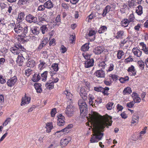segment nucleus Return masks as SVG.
<instances>
[{
	"label": "nucleus",
	"mask_w": 148,
	"mask_h": 148,
	"mask_svg": "<svg viewBox=\"0 0 148 148\" xmlns=\"http://www.w3.org/2000/svg\"><path fill=\"white\" fill-rule=\"evenodd\" d=\"M110 9L111 7L109 5L106 6L103 10V12L102 14V16L103 17L105 16L106 14L110 11Z\"/></svg>",
	"instance_id": "5701e85b"
},
{
	"label": "nucleus",
	"mask_w": 148,
	"mask_h": 148,
	"mask_svg": "<svg viewBox=\"0 0 148 148\" xmlns=\"http://www.w3.org/2000/svg\"><path fill=\"white\" fill-rule=\"evenodd\" d=\"M91 114L94 134L90 141L91 143H97L101 139L103 134L101 132L103 131L106 126L112 125V118L107 114L105 116H101L95 112H92Z\"/></svg>",
	"instance_id": "f257e3e1"
},
{
	"label": "nucleus",
	"mask_w": 148,
	"mask_h": 148,
	"mask_svg": "<svg viewBox=\"0 0 148 148\" xmlns=\"http://www.w3.org/2000/svg\"><path fill=\"white\" fill-rule=\"evenodd\" d=\"M138 119L139 117L138 115L137 114H135L132 116V123H138Z\"/></svg>",
	"instance_id": "4be33fe9"
},
{
	"label": "nucleus",
	"mask_w": 148,
	"mask_h": 148,
	"mask_svg": "<svg viewBox=\"0 0 148 148\" xmlns=\"http://www.w3.org/2000/svg\"><path fill=\"white\" fill-rule=\"evenodd\" d=\"M17 78L16 76H14L11 78L8 79L7 82L8 86L10 87L13 86L16 83L17 81Z\"/></svg>",
	"instance_id": "6e6552de"
},
{
	"label": "nucleus",
	"mask_w": 148,
	"mask_h": 148,
	"mask_svg": "<svg viewBox=\"0 0 148 148\" xmlns=\"http://www.w3.org/2000/svg\"><path fill=\"white\" fill-rule=\"evenodd\" d=\"M106 64H105L104 62H102L99 64V67H102L101 69H104L105 67L106 66Z\"/></svg>",
	"instance_id": "6e6d98bb"
},
{
	"label": "nucleus",
	"mask_w": 148,
	"mask_h": 148,
	"mask_svg": "<svg viewBox=\"0 0 148 148\" xmlns=\"http://www.w3.org/2000/svg\"><path fill=\"white\" fill-rule=\"evenodd\" d=\"M26 20L28 22L30 23H36L37 22V19L36 17H34L31 14L26 16Z\"/></svg>",
	"instance_id": "423d86ee"
},
{
	"label": "nucleus",
	"mask_w": 148,
	"mask_h": 148,
	"mask_svg": "<svg viewBox=\"0 0 148 148\" xmlns=\"http://www.w3.org/2000/svg\"><path fill=\"white\" fill-rule=\"evenodd\" d=\"M73 127V125L72 124L69 125L67 127L64 129H63L60 131H58L56 133H59L60 132H67L68 131V130L69 129Z\"/></svg>",
	"instance_id": "7c9ffc66"
},
{
	"label": "nucleus",
	"mask_w": 148,
	"mask_h": 148,
	"mask_svg": "<svg viewBox=\"0 0 148 148\" xmlns=\"http://www.w3.org/2000/svg\"><path fill=\"white\" fill-rule=\"evenodd\" d=\"M25 16V14L24 12H21L18 15L17 20H18V19L20 20H22L23 19H24Z\"/></svg>",
	"instance_id": "a18cd8bd"
},
{
	"label": "nucleus",
	"mask_w": 148,
	"mask_h": 148,
	"mask_svg": "<svg viewBox=\"0 0 148 148\" xmlns=\"http://www.w3.org/2000/svg\"><path fill=\"white\" fill-rule=\"evenodd\" d=\"M131 88L130 87L125 88L124 90L123 93L124 95L129 94L132 92Z\"/></svg>",
	"instance_id": "c756f323"
},
{
	"label": "nucleus",
	"mask_w": 148,
	"mask_h": 148,
	"mask_svg": "<svg viewBox=\"0 0 148 148\" xmlns=\"http://www.w3.org/2000/svg\"><path fill=\"white\" fill-rule=\"evenodd\" d=\"M58 117V125L60 126H62L64 124V119L65 117L61 114H59L57 116Z\"/></svg>",
	"instance_id": "0eeeda50"
},
{
	"label": "nucleus",
	"mask_w": 148,
	"mask_h": 148,
	"mask_svg": "<svg viewBox=\"0 0 148 148\" xmlns=\"http://www.w3.org/2000/svg\"><path fill=\"white\" fill-rule=\"evenodd\" d=\"M127 71L129 72H131L133 75L134 76L136 74V71L134 69V66L133 65H131L128 68Z\"/></svg>",
	"instance_id": "393cba45"
},
{
	"label": "nucleus",
	"mask_w": 148,
	"mask_h": 148,
	"mask_svg": "<svg viewBox=\"0 0 148 148\" xmlns=\"http://www.w3.org/2000/svg\"><path fill=\"white\" fill-rule=\"evenodd\" d=\"M140 45L142 47V50L143 51L145 54L148 53V47H147L146 45L143 42H141L140 43Z\"/></svg>",
	"instance_id": "aec40b11"
},
{
	"label": "nucleus",
	"mask_w": 148,
	"mask_h": 148,
	"mask_svg": "<svg viewBox=\"0 0 148 148\" xmlns=\"http://www.w3.org/2000/svg\"><path fill=\"white\" fill-rule=\"evenodd\" d=\"M30 98L28 97H27L25 96L24 98H23L22 99V101L21 105L23 106L25 104H28L29 103L30 101Z\"/></svg>",
	"instance_id": "f3484780"
},
{
	"label": "nucleus",
	"mask_w": 148,
	"mask_h": 148,
	"mask_svg": "<svg viewBox=\"0 0 148 148\" xmlns=\"http://www.w3.org/2000/svg\"><path fill=\"white\" fill-rule=\"evenodd\" d=\"M94 60L92 58L90 60H86L84 66L86 68H89L93 65Z\"/></svg>",
	"instance_id": "9b49d317"
},
{
	"label": "nucleus",
	"mask_w": 148,
	"mask_h": 148,
	"mask_svg": "<svg viewBox=\"0 0 148 148\" xmlns=\"http://www.w3.org/2000/svg\"><path fill=\"white\" fill-rule=\"evenodd\" d=\"M82 55L83 57L85 58V59H86V60H90V59H91L90 58V56L91 55L89 54H84L83 53Z\"/></svg>",
	"instance_id": "052dcab7"
},
{
	"label": "nucleus",
	"mask_w": 148,
	"mask_h": 148,
	"mask_svg": "<svg viewBox=\"0 0 148 148\" xmlns=\"http://www.w3.org/2000/svg\"><path fill=\"white\" fill-rule=\"evenodd\" d=\"M114 104V103L112 102H109L106 105V108L108 110H111L112 109Z\"/></svg>",
	"instance_id": "49530a36"
},
{
	"label": "nucleus",
	"mask_w": 148,
	"mask_h": 148,
	"mask_svg": "<svg viewBox=\"0 0 148 148\" xmlns=\"http://www.w3.org/2000/svg\"><path fill=\"white\" fill-rule=\"evenodd\" d=\"M25 59V58L23 56H18L16 62L17 63H18L19 66L22 65Z\"/></svg>",
	"instance_id": "412c9836"
},
{
	"label": "nucleus",
	"mask_w": 148,
	"mask_h": 148,
	"mask_svg": "<svg viewBox=\"0 0 148 148\" xmlns=\"http://www.w3.org/2000/svg\"><path fill=\"white\" fill-rule=\"evenodd\" d=\"M26 60H28L26 64L27 66L28 67H34L35 62L31 59H29V56L27 55L26 56Z\"/></svg>",
	"instance_id": "1a4fd4ad"
},
{
	"label": "nucleus",
	"mask_w": 148,
	"mask_h": 148,
	"mask_svg": "<svg viewBox=\"0 0 148 148\" xmlns=\"http://www.w3.org/2000/svg\"><path fill=\"white\" fill-rule=\"evenodd\" d=\"M51 67L53 69L54 71H57L58 70V64L57 63H55L53 64Z\"/></svg>",
	"instance_id": "c03bdc74"
},
{
	"label": "nucleus",
	"mask_w": 148,
	"mask_h": 148,
	"mask_svg": "<svg viewBox=\"0 0 148 148\" xmlns=\"http://www.w3.org/2000/svg\"><path fill=\"white\" fill-rule=\"evenodd\" d=\"M78 104L79 106L80 113L86 114L88 112V108L86 103L82 99L79 100Z\"/></svg>",
	"instance_id": "20e7f679"
},
{
	"label": "nucleus",
	"mask_w": 148,
	"mask_h": 148,
	"mask_svg": "<svg viewBox=\"0 0 148 148\" xmlns=\"http://www.w3.org/2000/svg\"><path fill=\"white\" fill-rule=\"evenodd\" d=\"M136 12L139 15H140L143 13V7L140 5H138L136 8Z\"/></svg>",
	"instance_id": "bb28decb"
},
{
	"label": "nucleus",
	"mask_w": 148,
	"mask_h": 148,
	"mask_svg": "<svg viewBox=\"0 0 148 148\" xmlns=\"http://www.w3.org/2000/svg\"><path fill=\"white\" fill-rule=\"evenodd\" d=\"M135 0H131L129 1H128L129 6L130 8L133 7L135 5Z\"/></svg>",
	"instance_id": "37998d69"
},
{
	"label": "nucleus",
	"mask_w": 148,
	"mask_h": 148,
	"mask_svg": "<svg viewBox=\"0 0 148 148\" xmlns=\"http://www.w3.org/2000/svg\"><path fill=\"white\" fill-rule=\"evenodd\" d=\"M109 77H111L114 81H116L118 79V76L117 75L115 74H110L109 75Z\"/></svg>",
	"instance_id": "8fccbe9b"
},
{
	"label": "nucleus",
	"mask_w": 148,
	"mask_h": 148,
	"mask_svg": "<svg viewBox=\"0 0 148 148\" xmlns=\"http://www.w3.org/2000/svg\"><path fill=\"white\" fill-rule=\"evenodd\" d=\"M138 64L140 68L143 70L144 68L145 63L142 60H140L138 61Z\"/></svg>",
	"instance_id": "4c0bfd02"
},
{
	"label": "nucleus",
	"mask_w": 148,
	"mask_h": 148,
	"mask_svg": "<svg viewBox=\"0 0 148 148\" xmlns=\"http://www.w3.org/2000/svg\"><path fill=\"white\" fill-rule=\"evenodd\" d=\"M32 70L31 69H28L25 71V74L27 76H29L31 74L32 72Z\"/></svg>",
	"instance_id": "3c124183"
},
{
	"label": "nucleus",
	"mask_w": 148,
	"mask_h": 148,
	"mask_svg": "<svg viewBox=\"0 0 148 148\" xmlns=\"http://www.w3.org/2000/svg\"><path fill=\"white\" fill-rule=\"evenodd\" d=\"M56 112V109L54 108L51 110V114L52 117H54Z\"/></svg>",
	"instance_id": "13d9d810"
},
{
	"label": "nucleus",
	"mask_w": 148,
	"mask_h": 148,
	"mask_svg": "<svg viewBox=\"0 0 148 148\" xmlns=\"http://www.w3.org/2000/svg\"><path fill=\"white\" fill-rule=\"evenodd\" d=\"M30 30L33 34L34 35H37L40 33V29L38 27L33 26L31 27Z\"/></svg>",
	"instance_id": "4468645a"
},
{
	"label": "nucleus",
	"mask_w": 148,
	"mask_h": 148,
	"mask_svg": "<svg viewBox=\"0 0 148 148\" xmlns=\"http://www.w3.org/2000/svg\"><path fill=\"white\" fill-rule=\"evenodd\" d=\"M131 57L132 56H130L128 58L125 59V63H127L128 62L133 61V59Z\"/></svg>",
	"instance_id": "4d7b16f0"
},
{
	"label": "nucleus",
	"mask_w": 148,
	"mask_h": 148,
	"mask_svg": "<svg viewBox=\"0 0 148 148\" xmlns=\"http://www.w3.org/2000/svg\"><path fill=\"white\" fill-rule=\"evenodd\" d=\"M96 17L95 14L93 13H91L88 17L87 19L88 22H90V21L93 18H95Z\"/></svg>",
	"instance_id": "a19ab883"
},
{
	"label": "nucleus",
	"mask_w": 148,
	"mask_h": 148,
	"mask_svg": "<svg viewBox=\"0 0 148 148\" xmlns=\"http://www.w3.org/2000/svg\"><path fill=\"white\" fill-rule=\"evenodd\" d=\"M53 127L52 124L51 123H47L46 124L45 127L47 129L46 132L47 133H49L51 131Z\"/></svg>",
	"instance_id": "c85d7f7f"
},
{
	"label": "nucleus",
	"mask_w": 148,
	"mask_h": 148,
	"mask_svg": "<svg viewBox=\"0 0 148 148\" xmlns=\"http://www.w3.org/2000/svg\"><path fill=\"white\" fill-rule=\"evenodd\" d=\"M45 8L44 5H40L38 7V11H43L45 10Z\"/></svg>",
	"instance_id": "338daca9"
},
{
	"label": "nucleus",
	"mask_w": 148,
	"mask_h": 148,
	"mask_svg": "<svg viewBox=\"0 0 148 148\" xmlns=\"http://www.w3.org/2000/svg\"><path fill=\"white\" fill-rule=\"evenodd\" d=\"M96 34V32L94 30H91L89 32L88 34V36L90 37L92 36L93 37L92 39H91V40H95V37L94 35Z\"/></svg>",
	"instance_id": "e433bc0d"
},
{
	"label": "nucleus",
	"mask_w": 148,
	"mask_h": 148,
	"mask_svg": "<svg viewBox=\"0 0 148 148\" xmlns=\"http://www.w3.org/2000/svg\"><path fill=\"white\" fill-rule=\"evenodd\" d=\"M40 78L41 77L39 75V74L36 73L33 75L32 79L34 82H37L40 79Z\"/></svg>",
	"instance_id": "b1692460"
},
{
	"label": "nucleus",
	"mask_w": 148,
	"mask_h": 148,
	"mask_svg": "<svg viewBox=\"0 0 148 148\" xmlns=\"http://www.w3.org/2000/svg\"><path fill=\"white\" fill-rule=\"evenodd\" d=\"M54 83L53 82H49L45 84V86L47 88L49 89H53L54 87Z\"/></svg>",
	"instance_id": "72a5a7b5"
},
{
	"label": "nucleus",
	"mask_w": 148,
	"mask_h": 148,
	"mask_svg": "<svg viewBox=\"0 0 148 148\" xmlns=\"http://www.w3.org/2000/svg\"><path fill=\"white\" fill-rule=\"evenodd\" d=\"M138 96V94L135 92H133L132 94V97L133 100H135L136 99Z\"/></svg>",
	"instance_id": "0e129e2a"
},
{
	"label": "nucleus",
	"mask_w": 148,
	"mask_h": 148,
	"mask_svg": "<svg viewBox=\"0 0 148 148\" xmlns=\"http://www.w3.org/2000/svg\"><path fill=\"white\" fill-rule=\"evenodd\" d=\"M28 26L23 22L21 21L16 23L14 29L16 33L20 34L24 38L28 32Z\"/></svg>",
	"instance_id": "f03ea898"
},
{
	"label": "nucleus",
	"mask_w": 148,
	"mask_h": 148,
	"mask_svg": "<svg viewBox=\"0 0 148 148\" xmlns=\"http://www.w3.org/2000/svg\"><path fill=\"white\" fill-rule=\"evenodd\" d=\"M89 48L88 44L86 43L82 47L81 50L83 51H88Z\"/></svg>",
	"instance_id": "c9c22d12"
},
{
	"label": "nucleus",
	"mask_w": 148,
	"mask_h": 148,
	"mask_svg": "<svg viewBox=\"0 0 148 148\" xmlns=\"http://www.w3.org/2000/svg\"><path fill=\"white\" fill-rule=\"evenodd\" d=\"M129 23L130 22L127 19H125L122 20L121 22V24L122 26L126 27L128 25Z\"/></svg>",
	"instance_id": "cd10ccee"
},
{
	"label": "nucleus",
	"mask_w": 148,
	"mask_h": 148,
	"mask_svg": "<svg viewBox=\"0 0 148 148\" xmlns=\"http://www.w3.org/2000/svg\"><path fill=\"white\" fill-rule=\"evenodd\" d=\"M107 27L106 26H101L99 29L98 32L100 34L103 33L107 31Z\"/></svg>",
	"instance_id": "f704fd0d"
},
{
	"label": "nucleus",
	"mask_w": 148,
	"mask_h": 148,
	"mask_svg": "<svg viewBox=\"0 0 148 148\" xmlns=\"http://www.w3.org/2000/svg\"><path fill=\"white\" fill-rule=\"evenodd\" d=\"M104 82L105 84L107 86H110L112 83V82L110 80L109 81H108L107 79L106 78L104 81Z\"/></svg>",
	"instance_id": "5fc2aeb1"
},
{
	"label": "nucleus",
	"mask_w": 148,
	"mask_h": 148,
	"mask_svg": "<svg viewBox=\"0 0 148 148\" xmlns=\"http://www.w3.org/2000/svg\"><path fill=\"white\" fill-rule=\"evenodd\" d=\"M134 17L133 14H131L130 15L128 20L130 22H130L133 21V20H134Z\"/></svg>",
	"instance_id": "680f3d73"
},
{
	"label": "nucleus",
	"mask_w": 148,
	"mask_h": 148,
	"mask_svg": "<svg viewBox=\"0 0 148 148\" xmlns=\"http://www.w3.org/2000/svg\"><path fill=\"white\" fill-rule=\"evenodd\" d=\"M134 104L135 102L132 101L131 102H130L129 103H127V106L129 108H132L133 107Z\"/></svg>",
	"instance_id": "bf43d9fd"
},
{
	"label": "nucleus",
	"mask_w": 148,
	"mask_h": 148,
	"mask_svg": "<svg viewBox=\"0 0 148 148\" xmlns=\"http://www.w3.org/2000/svg\"><path fill=\"white\" fill-rule=\"evenodd\" d=\"M40 63L38 65V67L40 70L44 68L45 66V63L44 62L42 61H40Z\"/></svg>",
	"instance_id": "79ce46f5"
},
{
	"label": "nucleus",
	"mask_w": 148,
	"mask_h": 148,
	"mask_svg": "<svg viewBox=\"0 0 148 148\" xmlns=\"http://www.w3.org/2000/svg\"><path fill=\"white\" fill-rule=\"evenodd\" d=\"M104 51V48L102 46L97 47L95 48L93 52L97 55H99L102 53Z\"/></svg>",
	"instance_id": "f8f14e48"
},
{
	"label": "nucleus",
	"mask_w": 148,
	"mask_h": 148,
	"mask_svg": "<svg viewBox=\"0 0 148 148\" xmlns=\"http://www.w3.org/2000/svg\"><path fill=\"white\" fill-rule=\"evenodd\" d=\"M66 51V48L63 45H62L60 48V51L61 53H64Z\"/></svg>",
	"instance_id": "864d4df0"
},
{
	"label": "nucleus",
	"mask_w": 148,
	"mask_h": 148,
	"mask_svg": "<svg viewBox=\"0 0 148 148\" xmlns=\"http://www.w3.org/2000/svg\"><path fill=\"white\" fill-rule=\"evenodd\" d=\"M95 74L97 77L100 78L104 77L105 75V72L102 69L96 71Z\"/></svg>",
	"instance_id": "ddd939ff"
},
{
	"label": "nucleus",
	"mask_w": 148,
	"mask_h": 148,
	"mask_svg": "<svg viewBox=\"0 0 148 148\" xmlns=\"http://www.w3.org/2000/svg\"><path fill=\"white\" fill-rule=\"evenodd\" d=\"M129 10V8L127 5L124 4L123 5V8L120 9V11L122 14L125 13L126 10Z\"/></svg>",
	"instance_id": "2f4dec72"
},
{
	"label": "nucleus",
	"mask_w": 148,
	"mask_h": 148,
	"mask_svg": "<svg viewBox=\"0 0 148 148\" xmlns=\"http://www.w3.org/2000/svg\"><path fill=\"white\" fill-rule=\"evenodd\" d=\"M11 119L10 118H8L4 121V123L3 124V125L6 126L9 122H10Z\"/></svg>",
	"instance_id": "69168bd1"
},
{
	"label": "nucleus",
	"mask_w": 148,
	"mask_h": 148,
	"mask_svg": "<svg viewBox=\"0 0 148 148\" xmlns=\"http://www.w3.org/2000/svg\"><path fill=\"white\" fill-rule=\"evenodd\" d=\"M5 62V60L4 58H0V66H3V64Z\"/></svg>",
	"instance_id": "774afa93"
},
{
	"label": "nucleus",
	"mask_w": 148,
	"mask_h": 148,
	"mask_svg": "<svg viewBox=\"0 0 148 148\" xmlns=\"http://www.w3.org/2000/svg\"><path fill=\"white\" fill-rule=\"evenodd\" d=\"M129 78L128 76H126L124 78L121 77L119 79V81L121 83H125L126 81H128Z\"/></svg>",
	"instance_id": "de8ad7c7"
},
{
	"label": "nucleus",
	"mask_w": 148,
	"mask_h": 148,
	"mask_svg": "<svg viewBox=\"0 0 148 148\" xmlns=\"http://www.w3.org/2000/svg\"><path fill=\"white\" fill-rule=\"evenodd\" d=\"M27 1V0H19L18 2V4L20 5L25 4Z\"/></svg>",
	"instance_id": "e2e57ef3"
},
{
	"label": "nucleus",
	"mask_w": 148,
	"mask_h": 148,
	"mask_svg": "<svg viewBox=\"0 0 148 148\" xmlns=\"http://www.w3.org/2000/svg\"><path fill=\"white\" fill-rule=\"evenodd\" d=\"M53 4L50 0L47 1L44 4V6H45V8L48 9H50L53 8Z\"/></svg>",
	"instance_id": "dca6fc26"
},
{
	"label": "nucleus",
	"mask_w": 148,
	"mask_h": 148,
	"mask_svg": "<svg viewBox=\"0 0 148 148\" xmlns=\"http://www.w3.org/2000/svg\"><path fill=\"white\" fill-rule=\"evenodd\" d=\"M132 52L133 53L135 56L137 57H140L142 54V51H140L137 47L134 48L132 50Z\"/></svg>",
	"instance_id": "9d476101"
},
{
	"label": "nucleus",
	"mask_w": 148,
	"mask_h": 148,
	"mask_svg": "<svg viewBox=\"0 0 148 148\" xmlns=\"http://www.w3.org/2000/svg\"><path fill=\"white\" fill-rule=\"evenodd\" d=\"M41 86V84L39 83H36L34 84V87L37 92L40 93L42 92V90Z\"/></svg>",
	"instance_id": "6ab92c4d"
},
{
	"label": "nucleus",
	"mask_w": 148,
	"mask_h": 148,
	"mask_svg": "<svg viewBox=\"0 0 148 148\" xmlns=\"http://www.w3.org/2000/svg\"><path fill=\"white\" fill-rule=\"evenodd\" d=\"M64 93L66 95L67 99L70 100H71L73 95L70 92H69L67 90H65L64 92Z\"/></svg>",
	"instance_id": "473e14b6"
},
{
	"label": "nucleus",
	"mask_w": 148,
	"mask_h": 148,
	"mask_svg": "<svg viewBox=\"0 0 148 148\" xmlns=\"http://www.w3.org/2000/svg\"><path fill=\"white\" fill-rule=\"evenodd\" d=\"M40 29L42 33L43 34H45L47 32L48 30L47 25H42L40 27Z\"/></svg>",
	"instance_id": "a878e982"
},
{
	"label": "nucleus",
	"mask_w": 148,
	"mask_h": 148,
	"mask_svg": "<svg viewBox=\"0 0 148 148\" xmlns=\"http://www.w3.org/2000/svg\"><path fill=\"white\" fill-rule=\"evenodd\" d=\"M109 89V88L108 87H105L103 89L102 92L104 95H108V91Z\"/></svg>",
	"instance_id": "603ef678"
},
{
	"label": "nucleus",
	"mask_w": 148,
	"mask_h": 148,
	"mask_svg": "<svg viewBox=\"0 0 148 148\" xmlns=\"http://www.w3.org/2000/svg\"><path fill=\"white\" fill-rule=\"evenodd\" d=\"M70 140L71 139L69 137L65 138L61 140L60 143L62 145H66L68 143Z\"/></svg>",
	"instance_id": "a211bd4d"
},
{
	"label": "nucleus",
	"mask_w": 148,
	"mask_h": 148,
	"mask_svg": "<svg viewBox=\"0 0 148 148\" xmlns=\"http://www.w3.org/2000/svg\"><path fill=\"white\" fill-rule=\"evenodd\" d=\"M80 95L83 100H86L87 99V94L83 88H81L80 92Z\"/></svg>",
	"instance_id": "2eb2a0df"
},
{
	"label": "nucleus",
	"mask_w": 148,
	"mask_h": 148,
	"mask_svg": "<svg viewBox=\"0 0 148 148\" xmlns=\"http://www.w3.org/2000/svg\"><path fill=\"white\" fill-rule=\"evenodd\" d=\"M75 108L72 105H68L66 108L65 113L68 117H71L74 115Z\"/></svg>",
	"instance_id": "39448f33"
},
{
	"label": "nucleus",
	"mask_w": 148,
	"mask_h": 148,
	"mask_svg": "<svg viewBox=\"0 0 148 148\" xmlns=\"http://www.w3.org/2000/svg\"><path fill=\"white\" fill-rule=\"evenodd\" d=\"M124 32L123 31H119L117 33V35L116 36V37L117 39L121 38L123 35Z\"/></svg>",
	"instance_id": "ea45409f"
},
{
	"label": "nucleus",
	"mask_w": 148,
	"mask_h": 148,
	"mask_svg": "<svg viewBox=\"0 0 148 148\" xmlns=\"http://www.w3.org/2000/svg\"><path fill=\"white\" fill-rule=\"evenodd\" d=\"M47 71H45L43 73L41 74V76L42 77V80L45 81L47 77Z\"/></svg>",
	"instance_id": "09e8293b"
},
{
	"label": "nucleus",
	"mask_w": 148,
	"mask_h": 148,
	"mask_svg": "<svg viewBox=\"0 0 148 148\" xmlns=\"http://www.w3.org/2000/svg\"><path fill=\"white\" fill-rule=\"evenodd\" d=\"M25 49L20 44H17L15 46L11 47L10 50L14 55H18L21 51H24Z\"/></svg>",
	"instance_id": "7ed1b4c3"
},
{
	"label": "nucleus",
	"mask_w": 148,
	"mask_h": 148,
	"mask_svg": "<svg viewBox=\"0 0 148 148\" xmlns=\"http://www.w3.org/2000/svg\"><path fill=\"white\" fill-rule=\"evenodd\" d=\"M124 52L121 50H119L118 51L117 53V57L118 59H120L121 58L122 56L124 55Z\"/></svg>",
	"instance_id": "58836bf2"
}]
</instances>
